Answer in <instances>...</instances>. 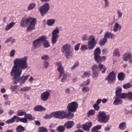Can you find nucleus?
<instances>
[{"label":"nucleus","instance_id":"nucleus-3","mask_svg":"<svg viewBox=\"0 0 132 132\" xmlns=\"http://www.w3.org/2000/svg\"><path fill=\"white\" fill-rule=\"evenodd\" d=\"M62 52L64 53L65 56L67 59H69L72 56V51L70 44H66L63 46L61 49Z\"/></svg>","mask_w":132,"mask_h":132},{"label":"nucleus","instance_id":"nucleus-54","mask_svg":"<svg viewBox=\"0 0 132 132\" xmlns=\"http://www.w3.org/2000/svg\"><path fill=\"white\" fill-rule=\"evenodd\" d=\"M18 87V86L17 85L16 86H11L10 89L12 91H14L15 89H16Z\"/></svg>","mask_w":132,"mask_h":132},{"label":"nucleus","instance_id":"nucleus-42","mask_svg":"<svg viewBox=\"0 0 132 132\" xmlns=\"http://www.w3.org/2000/svg\"><path fill=\"white\" fill-rule=\"evenodd\" d=\"M38 132H47V129L44 127H40L39 128Z\"/></svg>","mask_w":132,"mask_h":132},{"label":"nucleus","instance_id":"nucleus-11","mask_svg":"<svg viewBox=\"0 0 132 132\" xmlns=\"http://www.w3.org/2000/svg\"><path fill=\"white\" fill-rule=\"evenodd\" d=\"M65 110L58 111L53 112V117L56 118L63 119H64Z\"/></svg>","mask_w":132,"mask_h":132},{"label":"nucleus","instance_id":"nucleus-33","mask_svg":"<svg viewBox=\"0 0 132 132\" xmlns=\"http://www.w3.org/2000/svg\"><path fill=\"white\" fill-rule=\"evenodd\" d=\"M16 130L17 132H22L25 130V129L23 126L20 125L16 128Z\"/></svg>","mask_w":132,"mask_h":132},{"label":"nucleus","instance_id":"nucleus-9","mask_svg":"<svg viewBox=\"0 0 132 132\" xmlns=\"http://www.w3.org/2000/svg\"><path fill=\"white\" fill-rule=\"evenodd\" d=\"M78 107V104L76 102H73L69 103L67 106V109L69 112H75Z\"/></svg>","mask_w":132,"mask_h":132},{"label":"nucleus","instance_id":"nucleus-41","mask_svg":"<svg viewBox=\"0 0 132 132\" xmlns=\"http://www.w3.org/2000/svg\"><path fill=\"white\" fill-rule=\"evenodd\" d=\"M31 88V87L30 86H25L23 88H21V90L23 92L27 91L30 90Z\"/></svg>","mask_w":132,"mask_h":132},{"label":"nucleus","instance_id":"nucleus-20","mask_svg":"<svg viewBox=\"0 0 132 132\" xmlns=\"http://www.w3.org/2000/svg\"><path fill=\"white\" fill-rule=\"evenodd\" d=\"M14 117L15 120V119H16V121L17 122H18L20 121L25 123H27V120H26L25 118H20L19 117H17L16 116H14Z\"/></svg>","mask_w":132,"mask_h":132},{"label":"nucleus","instance_id":"nucleus-14","mask_svg":"<svg viewBox=\"0 0 132 132\" xmlns=\"http://www.w3.org/2000/svg\"><path fill=\"white\" fill-rule=\"evenodd\" d=\"M51 91H46L42 93L40 95V99L43 101H46L50 95Z\"/></svg>","mask_w":132,"mask_h":132},{"label":"nucleus","instance_id":"nucleus-57","mask_svg":"<svg viewBox=\"0 0 132 132\" xmlns=\"http://www.w3.org/2000/svg\"><path fill=\"white\" fill-rule=\"evenodd\" d=\"M93 107L96 111H98L100 108V106L98 105L94 104L93 105Z\"/></svg>","mask_w":132,"mask_h":132},{"label":"nucleus","instance_id":"nucleus-26","mask_svg":"<svg viewBox=\"0 0 132 132\" xmlns=\"http://www.w3.org/2000/svg\"><path fill=\"white\" fill-rule=\"evenodd\" d=\"M98 68L99 69L100 71H102V73H104L105 71L106 68L104 65L102 64H100L98 65Z\"/></svg>","mask_w":132,"mask_h":132},{"label":"nucleus","instance_id":"nucleus-30","mask_svg":"<svg viewBox=\"0 0 132 132\" xmlns=\"http://www.w3.org/2000/svg\"><path fill=\"white\" fill-rule=\"evenodd\" d=\"M90 82V80L88 79L86 81H83L82 83L80 84V87H82L85 86H87L89 84Z\"/></svg>","mask_w":132,"mask_h":132},{"label":"nucleus","instance_id":"nucleus-23","mask_svg":"<svg viewBox=\"0 0 132 132\" xmlns=\"http://www.w3.org/2000/svg\"><path fill=\"white\" fill-rule=\"evenodd\" d=\"M132 58V55L130 54L126 53L123 55V60L125 61H127L129 59H131Z\"/></svg>","mask_w":132,"mask_h":132},{"label":"nucleus","instance_id":"nucleus-13","mask_svg":"<svg viewBox=\"0 0 132 132\" xmlns=\"http://www.w3.org/2000/svg\"><path fill=\"white\" fill-rule=\"evenodd\" d=\"M56 65L57 66V70L59 72V79H60L62 76V75L64 73V69L60 62H57Z\"/></svg>","mask_w":132,"mask_h":132},{"label":"nucleus","instance_id":"nucleus-62","mask_svg":"<svg viewBox=\"0 0 132 132\" xmlns=\"http://www.w3.org/2000/svg\"><path fill=\"white\" fill-rule=\"evenodd\" d=\"M65 93L66 94H69L70 93V90L69 88H67L65 90Z\"/></svg>","mask_w":132,"mask_h":132},{"label":"nucleus","instance_id":"nucleus-51","mask_svg":"<svg viewBox=\"0 0 132 132\" xmlns=\"http://www.w3.org/2000/svg\"><path fill=\"white\" fill-rule=\"evenodd\" d=\"M49 65V63L46 61H44L43 62V67L45 68H48Z\"/></svg>","mask_w":132,"mask_h":132},{"label":"nucleus","instance_id":"nucleus-38","mask_svg":"<svg viewBox=\"0 0 132 132\" xmlns=\"http://www.w3.org/2000/svg\"><path fill=\"white\" fill-rule=\"evenodd\" d=\"M123 87L124 88L127 89L132 87V84H130V82L128 83L124 84Z\"/></svg>","mask_w":132,"mask_h":132},{"label":"nucleus","instance_id":"nucleus-56","mask_svg":"<svg viewBox=\"0 0 132 132\" xmlns=\"http://www.w3.org/2000/svg\"><path fill=\"white\" fill-rule=\"evenodd\" d=\"M87 45H82L80 48V50H87L88 49V47H87Z\"/></svg>","mask_w":132,"mask_h":132},{"label":"nucleus","instance_id":"nucleus-7","mask_svg":"<svg viewBox=\"0 0 132 132\" xmlns=\"http://www.w3.org/2000/svg\"><path fill=\"white\" fill-rule=\"evenodd\" d=\"M59 33V30L57 27H56L54 29L52 33V36L51 38L52 43L53 44H55L59 37L58 34Z\"/></svg>","mask_w":132,"mask_h":132},{"label":"nucleus","instance_id":"nucleus-58","mask_svg":"<svg viewBox=\"0 0 132 132\" xmlns=\"http://www.w3.org/2000/svg\"><path fill=\"white\" fill-rule=\"evenodd\" d=\"M79 64V63L78 62H77L75 64L71 67V69L72 70L75 69L76 67H78Z\"/></svg>","mask_w":132,"mask_h":132},{"label":"nucleus","instance_id":"nucleus-44","mask_svg":"<svg viewBox=\"0 0 132 132\" xmlns=\"http://www.w3.org/2000/svg\"><path fill=\"white\" fill-rule=\"evenodd\" d=\"M104 2V8L108 7L109 6L110 2L108 0H103Z\"/></svg>","mask_w":132,"mask_h":132},{"label":"nucleus","instance_id":"nucleus-49","mask_svg":"<svg viewBox=\"0 0 132 132\" xmlns=\"http://www.w3.org/2000/svg\"><path fill=\"white\" fill-rule=\"evenodd\" d=\"M53 117V112L52 113L50 114L49 115L47 114H46L44 117L46 119H49L52 117Z\"/></svg>","mask_w":132,"mask_h":132},{"label":"nucleus","instance_id":"nucleus-40","mask_svg":"<svg viewBox=\"0 0 132 132\" xmlns=\"http://www.w3.org/2000/svg\"><path fill=\"white\" fill-rule=\"evenodd\" d=\"M90 75V73L89 71L88 72L86 71L84 72L82 76V77L84 78L85 77H89Z\"/></svg>","mask_w":132,"mask_h":132},{"label":"nucleus","instance_id":"nucleus-59","mask_svg":"<svg viewBox=\"0 0 132 132\" xmlns=\"http://www.w3.org/2000/svg\"><path fill=\"white\" fill-rule=\"evenodd\" d=\"M15 53V51L14 50H12L10 53V55L11 57H13L14 56Z\"/></svg>","mask_w":132,"mask_h":132},{"label":"nucleus","instance_id":"nucleus-16","mask_svg":"<svg viewBox=\"0 0 132 132\" xmlns=\"http://www.w3.org/2000/svg\"><path fill=\"white\" fill-rule=\"evenodd\" d=\"M43 44L45 48H47L50 46V45L47 40L45 36H43L42 45Z\"/></svg>","mask_w":132,"mask_h":132},{"label":"nucleus","instance_id":"nucleus-60","mask_svg":"<svg viewBox=\"0 0 132 132\" xmlns=\"http://www.w3.org/2000/svg\"><path fill=\"white\" fill-rule=\"evenodd\" d=\"M80 44L78 43L76 45L75 47V50L76 51H78L79 48Z\"/></svg>","mask_w":132,"mask_h":132},{"label":"nucleus","instance_id":"nucleus-21","mask_svg":"<svg viewBox=\"0 0 132 132\" xmlns=\"http://www.w3.org/2000/svg\"><path fill=\"white\" fill-rule=\"evenodd\" d=\"M74 124V123L73 121H68L64 125L65 127L67 129L71 128Z\"/></svg>","mask_w":132,"mask_h":132},{"label":"nucleus","instance_id":"nucleus-6","mask_svg":"<svg viewBox=\"0 0 132 132\" xmlns=\"http://www.w3.org/2000/svg\"><path fill=\"white\" fill-rule=\"evenodd\" d=\"M50 6L48 3H45L42 6H41L39 9V10L41 15L43 16L45 15L49 11Z\"/></svg>","mask_w":132,"mask_h":132},{"label":"nucleus","instance_id":"nucleus-18","mask_svg":"<svg viewBox=\"0 0 132 132\" xmlns=\"http://www.w3.org/2000/svg\"><path fill=\"white\" fill-rule=\"evenodd\" d=\"M121 28V26L118 22H116L113 26V31L114 32H116L118 30H120Z\"/></svg>","mask_w":132,"mask_h":132},{"label":"nucleus","instance_id":"nucleus-43","mask_svg":"<svg viewBox=\"0 0 132 132\" xmlns=\"http://www.w3.org/2000/svg\"><path fill=\"white\" fill-rule=\"evenodd\" d=\"M57 130L58 132H64L65 128L63 126H60L57 128Z\"/></svg>","mask_w":132,"mask_h":132},{"label":"nucleus","instance_id":"nucleus-25","mask_svg":"<svg viewBox=\"0 0 132 132\" xmlns=\"http://www.w3.org/2000/svg\"><path fill=\"white\" fill-rule=\"evenodd\" d=\"M127 123L126 122H123L120 123L119 126V128L122 130H123L126 128Z\"/></svg>","mask_w":132,"mask_h":132},{"label":"nucleus","instance_id":"nucleus-50","mask_svg":"<svg viewBox=\"0 0 132 132\" xmlns=\"http://www.w3.org/2000/svg\"><path fill=\"white\" fill-rule=\"evenodd\" d=\"M62 77L61 79V81L62 82H63L65 81V80L66 79V78L67 77V73H64L62 75Z\"/></svg>","mask_w":132,"mask_h":132},{"label":"nucleus","instance_id":"nucleus-17","mask_svg":"<svg viewBox=\"0 0 132 132\" xmlns=\"http://www.w3.org/2000/svg\"><path fill=\"white\" fill-rule=\"evenodd\" d=\"M115 36V35L109 31L106 32L104 35V37L106 38L113 39Z\"/></svg>","mask_w":132,"mask_h":132},{"label":"nucleus","instance_id":"nucleus-48","mask_svg":"<svg viewBox=\"0 0 132 132\" xmlns=\"http://www.w3.org/2000/svg\"><path fill=\"white\" fill-rule=\"evenodd\" d=\"M89 90V88L87 86L84 87L82 88V91L83 92H88Z\"/></svg>","mask_w":132,"mask_h":132},{"label":"nucleus","instance_id":"nucleus-4","mask_svg":"<svg viewBox=\"0 0 132 132\" xmlns=\"http://www.w3.org/2000/svg\"><path fill=\"white\" fill-rule=\"evenodd\" d=\"M101 50L99 47L96 48L94 51V59L98 63L105 61L106 58L105 56H100Z\"/></svg>","mask_w":132,"mask_h":132},{"label":"nucleus","instance_id":"nucleus-24","mask_svg":"<svg viewBox=\"0 0 132 132\" xmlns=\"http://www.w3.org/2000/svg\"><path fill=\"white\" fill-rule=\"evenodd\" d=\"M46 109L41 105L36 106L34 108V110L35 111H42L43 110L44 111Z\"/></svg>","mask_w":132,"mask_h":132},{"label":"nucleus","instance_id":"nucleus-47","mask_svg":"<svg viewBox=\"0 0 132 132\" xmlns=\"http://www.w3.org/2000/svg\"><path fill=\"white\" fill-rule=\"evenodd\" d=\"M127 98H128L130 100L132 99V92H129L127 93Z\"/></svg>","mask_w":132,"mask_h":132},{"label":"nucleus","instance_id":"nucleus-36","mask_svg":"<svg viewBox=\"0 0 132 132\" xmlns=\"http://www.w3.org/2000/svg\"><path fill=\"white\" fill-rule=\"evenodd\" d=\"M122 91V88L121 87H117L116 89V95L117 96H119V95L121 94V92Z\"/></svg>","mask_w":132,"mask_h":132},{"label":"nucleus","instance_id":"nucleus-28","mask_svg":"<svg viewBox=\"0 0 132 132\" xmlns=\"http://www.w3.org/2000/svg\"><path fill=\"white\" fill-rule=\"evenodd\" d=\"M113 54L114 56H120V54L119 48H116L114 51Z\"/></svg>","mask_w":132,"mask_h":132},{"label":"nucleus","instance_id":"nucleus-31","mask_svg":"<svg viewBox=\"0 0 132 132\" xmlns=\"http://www.w3.org/2000/svg\"><path fill=\"white\" fill-rule=\"evenodd\" d=\"M125 75L123 72H121L119 73L118 76V80L120 81H122L125 78Z\"/></svg>","mask_w":132,"mask_h":132},{"label":"nucleus","instance_id":"nucleus-15","mask_svg":"<svg viewBox=\"0 0 132 132\" xmlns=\"http://www.w3.org/2000/svg\"><path fill=\"white\" fill-rule=\"evenodd\" d=\"M91 70L92 71L93 77L95 79H96L98 76V69L96 65L94 64L92 66Z\"/></svg>","mask_w":132,"mask_h":132},{"label":"nucleus","instance_id":"nucleus-45","mask_svg":"<svg viewBox=\"0 0 132 132\" xmlns=\"http://www.w3.org/2000/svg\"><path fill=\"white\" fill-rule=\"evenodd\" d=\"M126 93H121L118 96L120 98L125 99L127 98Z\"/></svg>","mask_w":132,"mask_h":132},{"label":"nucleus","instance_id":"nucleus-29","mask_svg":"<svg viewBox=\"0 0 132 132\" xmlns=\"http://www.w3.org/2000/svg\"><path fill=\"white\" fill-rule=\"evenodd\" d=\"M36 6V4L34 3H31L29 4L27 9L28 10H31L34 9Z\"/></svg>","mask_w":132,"mask_h":132},{"label":"nucleus","instance_id":"nucleus-37","mask_svg":"<svg viewBox=\"0 0 132 132\" xmlns=\"http://www.w3.org/2000/svg\"><path fill=\"white\" fill-rule=\"evenodd\" d=\"M55 21V20L54 19H49L47 20V24L48 26H52L54 24Z\"/></svg>","mask_w":132,"mask_h":132},{"label":"nucleus","instance_id":"nucleus-46","mask_svg":"<svg viewBox=\"0 0 132 132\" xmlns=\"http://www.w3.org/2000/svg\"><path fill=\"white\" fill-rule=\"evenodd\" d=\"M15 121L14 116L11 119L7 120L6 121V123L7 124L12 123L14 122Z\"/></svg>","mask_w":132,"mask_h":132},{"label":"nucleus","instance_id":"nucleus-53","mask_svg":"<svg viewBox=\"0 0 132 132\" xmlns=\"http://www.w3.org/2000/svg\"><path fill=\"white\" fill-rule=\"evenodd\" d=\"M117 13L119 18H121L123 14L121 11L119 10L117 11Z\"/></svg>","mask_w":132,"mask_h":132},{"label":"nucleus","instance_id":"nucleus-5","mask_svg":"<svg viewBox=\"0 0 132 132\" xmlns=\"http://www.w3.org/2000/svg\"><path fill=\"white\" fill-rule=\"evenodd\" d=\"M98 121L100 122L106 123L109 120L110 116L107 115L104 112H100L98 113Z\"/></svg>","mask_w":132,"mask_h":132},{"label":"nucleus","instance_id":"nucleus-8","mask_svg":"<svg viewBox=\"0 0 132 132\" xmlns=\"http://www.w3.org/2000/svg\"><path fill=\"white\" fill-rule=\"evenodd\" d=\"M88 39L89 40L87 44L88 48L89 50H92L94 48L97 42L93 36H90Z\"/></svg>","mask_w":132,"mask_h":132},{"label":"nucleus","instance_id":"nucleus-22","mask_svg":"<svg viewBox=\"0 0 132 132\" xmlns=\"http://www.w3.org/2000/svg\"><path fill=\"white\" fill-rule=\"evenodd\" d=\"M87 124L88 125H82V128L85 130L89 131L90 128L92 126V123L91 122H89L87 123Z\"/></svg>","mask_w":132,"mask_h":132},{"label":"nucleus","instance_id":"nucleus-27","mask_svg":"<svg viewBox=\"0 0 132 132\" xmlns=\"http://www.w3.org/2000/svg\"><path fill=\"white\" fill-rule=\"evenodd\" d=\"M122 101L121 99L119 97H117L116 98L113 103L114 105H117L119 104H121L122 103Z\"/></svg>","mask_w":132,"mask_h":132},{"label":"nucleus","instance_id":"nucleus-39","mask_svg":"<svg viewBox=\"0 0 132 132\" xmlns=\"http://www.w3.org/2000/svg\"><path fill=\"white\" fill-rule=\"evenodd\" d=\"M26 112H24L22 110H20L17 112V115L18 116H22L25 115Z\"/></svg>","mask_w":132,"mask_h":132},{"label":"nucleus","instance_id":"nucleus-2","mask_svg":"<svg viewBox=\"0 0 132 132\" xmlns=\"http://www.w3.org/2000/svg\"><path fill=\"white\" fill-rule=\"evenodd\" d=\"M36 22V20L34 18H29L26 19L23 18L21 20L20 26L22 27H26L29 23H30V25L27 28V30L28 32H30L31 30L35 29Z\"/></svg>","mask_w":132,"mask_h":132},{"label":"nucleus","instance_id":"nucleus-35","mask_svg":"<svg viewBox=\"0 0 132 132\" xmlns=\"http://www.w3.org/2000/svg\"><path fill=\"white\" fill-rule=\"evenodd\" d=\"M107 42V39L106 38L104 37V38L101 39L100 40L99 44L100 45L102 46L104 45Z\"/></svg>","mask_w":132,"mask_h":132},{"label":"nucleus","instance_id":"nucleus-64","mask_svg":"<svg viewBox=\"0 0 132 132\" xmlns=\"http://www.w3.org/2000/svg\"><path fill=\"white\" fill-rule=\"evenodd\" d=\"M102 100L101 99H98L96 102V103L95 104L98 105L101 102Z\"/></svg>","mask_w":132,"mask_h":132},{"label":"nucleus","instance_id":"nucleus-1","mask_svg":"<svg viewBox=\"0 0 132 132\" xmlns=\"http://www.w3.org/2000/svg\"><path fill=\"white\" fill-rule=\"evenodd\" d=\"M27 56L22 58H16L14 61V65L11 72V76L13 77V82L17 84L19 82L21 85L25 83L29 75L23 76L19 78L21 75L22 70L26 69L28 67L27 62Z\"/></svg>","mask_w":132,"mask_h":132},{"label":"nucleus","instance_id":"nucleus-19","mask_svg":"<svg viewBox=\"0 0 132 132\" xmlns=\"http://www.w3.org/2000/svg\"><path fill=\"white\" fill-rule=\"evenodd\" d=\"M65 114L64 115V118H67L68 119H72L74 116V114L71 112H69L68 114H67V112L66 111H65Z\"/></svg>","mask_w":132,"mask_h":132},{"label":"nucleus","instance_id":"nucleus-55","mask_svg":"<svg viewBox=\"0 0 132 132\" xmlns=\"http://www.w3.org/2000/svg\"><path fill=\"white\" fill-rule=\"evenodd\" d=\"M49 56L47 55H44L41 57L42 59L44 60H47Z\"/></svg>","mask_w":132,"mask_h":132},{"label":"nucleus","instance_id":"nucleus-63","mask_svg":"<svg viewBox=\"0 0 132 132\" xmlns=\"http://www.w3.org/2000/svg\"><path fill=\"white\" fill-rule=\"evenodd\" d=\"M87 39V36L86 35H83L82 39L83 41H85Z\"/></svg>","mask_w":132,"mask_h":132},{"label":"nucleus","instance_id":"nucleus-32","mask_svg":"<svg viewBox=\"0 0 132 132\" xmlns=\"http://www.w3.org/2000/svg\"><path fill=\"white\" fill-rule=\"evenodd\" d=\"M25 118L26 120L28 119L30 120H32L35 119V118H32V116L30 114H26V113L24 118Z\"/></svg>","mask_w":132,"mask_h":132},{"label":"nucleus","instance_id":"nucleus-12","mask_svg":"<svg viewBox=\"0 0 132 132\" xmlns=\"http://www.w3.org/2000/svg\"><path fill=\"white\" fill-rule=\"evenodd\" d=\"M116 75L113 71L111 72L105 78V80H107L108 83L110 84L113 83L116 80Z\"/></svg>","mask_w":132,"mask_h":132},{"label":"nucleus","instance_id":"nucleus-34","mask_svg":"<svg viewBox=\"0 0 132 132\" xmlns=\"http://www.w3.org/2000/svg\"><path fill=\"white\" fill-rule=\"evenodd\" d=\"M15 23L12 22L10 24L7 25L5 29L6 30H10L11 28L15 24Z\"/></svg>","mask_w":132,"mask_h":132},{"label":"nucleus","instance_id":"nucleus-52","mask_svg":"<svg viewBox=\"0 0 132 132\" xmlns=\"http://www.w3.org/2000/svg\"><path fill=\"white\" fill-rule=\"evenodd\" d=\"M95 113V111L94 110H91L89 111L87 113L88 116H89L90 115H94Z\"/></svg>","mask_w":132,"mask_h":132},{"label":"nucleus","instance_id":"nucleus-61","mask_svg":"<svg viewBox=\"0 0 132 132\" xmlns=\"http://www.w3.org/2000/svg\"><path fill=\"white\" fill-rule=\"evenodd\" d=\"M34 78H33V77L32 76H31L30 78L28 79V81L31 84L32 83L33 81L34 80Z\"/></svg>","mask_w":132,"mask_h":132},{"label":"nucleus","instance_id":"nucleus-10","mask_svg":"<svg viewBox=\"0 0 132 132\" xmlns=\"http://www.w3.org/2000/svg\"><path fill=\"white\" fill-rule=\"evenodd\" d=\"M43 37V36H41L33 41V47L35 49L38 48L42 46Z\"/></svg>","mask_w":132,"mask_h":132}]
</instances>
